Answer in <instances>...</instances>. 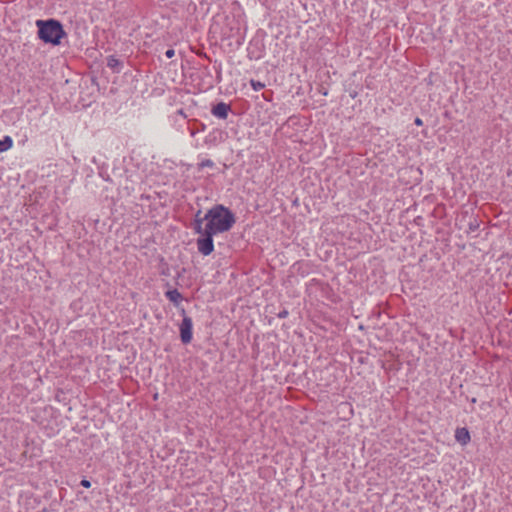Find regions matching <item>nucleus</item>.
<instances>
[{"label":"nucleus","instance_id":"1","mask_svg":"<svg viewBox=\"0 0 512 512\" xmlns=\"http://www.w3.org/2000/svg\"><path fill=\"white\" fill-rule=\"evenodd\" d=\"M202 219L206 221L203 228L216 235L229 231L236 221L234 213L221 204L211 207Z\"/></svg>","mask_w":512,"mask_h":512},{"label":"nucleus","instance_id":"2","mask_svg":"<svg viewBox=\"0 0 512 512\" xmlns=\"http://www.w3.org/2000/svg\"><path fill=\"white\" fill-rule=\"evenodd\" d=\"M38 37L46 44L58 46L61 39L66 36L63 25L56 19L37 20Z\"/></svg>","mask_w":512,"mask_h":512},{"label":"nucleus","instance_id":"3","mask_svg":"<svg viewBox=\"0 0 512 512\" xmlns=\"http://www.w3.org/2000/svg\"><path fill=\"white\" fill-rule=\"evenodd\" d=\"M199 214L200 211L197 213L194 222V230L199 234V237L196 239V246L201 255L208 256L214 251L213 237L216 234L203 228L204 219H198Z\"/></svg>","mask_w":512,"mask_h":512},{"label":"nucleus","instance_id":"4","mask_svg":"<svg viewBox=\"0 0 512 512\" xmlns=\"http://www.w3.org/2000/svg\"><path fill=\"white\" fill-rule=\"evenodd\" d=\"M193 322L191 317L184 315L179 326L180 338L183 344H188L192 340Z\"/></svg>","mask_w":512,"mask_h":512},{"label":"nucleus","instance_id":"5","mask_svg":"<svg viewBox=\"0 0 512 512\" xmlns=\"http://www.w3.org/2000/svg\"><path fill=\"white\" fill-rule=\"evenodd\" d=\"M231 110L229 104L224 102H219L215 106H213L211 113L214 117L219 119H226L228 117V113Z\"/></svg>","mask_w":512,"mask_h":512},{"label":"nucleus","instance_id":"6","mask_svg":"<svg viewBox=\"0 0 512 512\" xmlns=\"http://www.w3.org/2000/svg\"><path fill=\"white\" fill-rule=\"evenodd\" d=\"M455 439L462 446L467 445L471 440L468 429L465 427L457 428L455 431Z\"/></svg>","mask_w":512,"mask_h":512},{"label":"nucleus","instance_id":"7","mask_svg":"<svg viewBox=\"0 0 512 512\" xmlns=\"http://www.w3.org/2000/svg\"><path fill=\"white\" fill-rule=\"evenodd\" d=\"M166 298L174 305L178 306L183 300L181 293L177 289L168 290L165 292Z\"/></svg>","mask_w":512,"mask_h":512},{"label":"nucleus","instance_id":"8","mask_svg":"<svg viewBox=\"0 0 512 512\" xmlns=\"http://www.w3.org/2000/svg\"><path fill=\"white\" fill-rule=\"evenodd\" d=\"M107 67L119 73L122 69V62L114 55L107 57Z\"/></svg>","mask_w":512,"mask_h":512},{"label":"nucleus","instance_id":"9","mask_svg":"<svg viewBox=\"0 0 512 512\" xmlns=\"http://www.w3.org/2000/svg\"><path fill=\"white\" fill-rule=\"evenodd\" d=\"M12 138L10 136H5L0 140V152H5L12 146Z\"/></svg>","mask_w":512,"mask_h":512},{"label":"nucleus","instance_id":"10","mask_svg":"<svg viewBox=\"0 0 512 512\" xmlns=\"http://www.w3.org/2000/svg\"><path fill=\"white\" fill-rule=\"evenodd\" d=\"M187 129L189 131V134L191 137H194L197 133L203 132L206 128V125L201 123L199 124L198 128H195L194 126H191L190 121L187 122Z\"/></svg>","mask_w":512,"mask_h":512},{"label":"nucleus","instance_id":"11","mask_svg":"<svg viewBox=\"0 0 512 512\" xmlns=\"http://www.w3.org/2000/svg\"><path fill=\"white\" fill-rule=\"evenodd\" d=\"M250 86L252 87V89L255 92H257V91H260L265 88V83L258 81V80L251 79Z\"/></svg>","mask_w":512,"mask_h":512},{"label":"nucleus","instance_id":"12","mask_svg":"<svg viewBox=\"0 0 512 512\" xmlns=\"http://www.w3.org/2000/svg\"><path fill=\"white\" fill-rule=\"evenodd\" d=\"M212 168L214 167V162L211 159H204L198 164V169L202 170L204 168Z\"/></svg>","mask_w":512,"mask_h":512},{"label":"nucleus","instance_id":"13","mask_svg":"<svg viewBox=\"0 0 512 512\" xmlns=\"http://www.w3.org/2000/svg\"><path fill=\"white\" fill-rule=\"evenodd\" d=\"M181 117L183 120H186L187 119V115L185 114L184 110L183 109H179L177 110V112L175 113V119L177 120V117Z\"/></svg>","mask_w":512,"mask_h":512},{"label":"nucleus","instance_id":"14","mask_svg":"<svg viewBox=\"0 0 512 512\" xmlns=\"http://www.w3.org/2000/svg\"><path fill=\"white\" fill-rule=\"evenodd\" d=\"M80 484H81V486H83L85 488H90L91 487V482L88 479H82Z\"/></svg>","mask_w":512,"mask_h":512},{"label":"nucleus","instance_id":"15","mask_svg":"<svg viewBox=\"0 0 512 512\" xmlns=\"http://www.w3.org/2000/svg\"><path fill=\"white\" fill-rule=\"evenodd\" d=\"M174 55H175V51H174V49H168V50L165 52V56H166L167 58H169V59H170V58H172Z\"/></svg>","mask_w":512,"mask_h":512},{"label":"nucleus","instance_id":"16","mask_svg":"<svg viewBox=\"0 0 512 512\" xmlns=\"http://www.w3.org/2000/svg\"><path fill=\"white\" fill-rule=\"evenodd\" d=\"M414 123H415V125H417V126H422V125H423V121H422V119H421V118H419V117L415 118Z\"/></svg>","mask_w":512,"mask_h":512},{"label":"nucleus","instance_id":"17","mask_svg":"<svg viewBox=\"0 0 512 512\" xmlns=\"http://www.w3.org/2000/svg\"><path fill=\"white\" fill-rule=\"evenodd\" d=\"M288 315V312L287 311H282L278 314V317L279 318H285L286 316Z\"/></svg>","mask_w":512,"mask_h":512},{"label":"nucleus","instance_id":"18","mask_svg":"<svg viewBox=\"0 0 512 512\" xmlns=\"http://www.w3.org/2000/svg\"><path fill=\"white\" fill-rule=\"evenodd\" d=\"M471 403H473V404L476 403V398H472Z\"/></svg>","mask_w":512,"mask_h":512}]
</instances>
